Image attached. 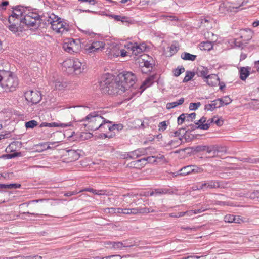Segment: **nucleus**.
<instances>
[{
    "mask_svg": "<svg viewBox=\"0 0 259 259\" xmlns=\"http://www.w3.org/2000/svg\"><path fill=\"white\" fill-rule=\"evenodd\" d=\"M100 85L104 92L109 95H121L126 91L123 85L119 82L118 77L115 79L111 75L103 76L100 82Z\"/></svg>",
    "mask_w": 259,
    "mask_h": 259,
    "instance_id": "obj_1",
    "label": "nucleus"
},
{
    "mask_svg": "<svg viewBox=\"0 0 259 259\" xmlns=\"http://www.w3.org/2000/svg\"><path fill=\"white\" fill-rule=\"evenodd\" d=\"M99 112H93L88 115L84 119H82L80 122H82V125L88 130L95 131L102 128L106 125L105 122L110 123V121L107 120L102 117Z\"/></svg>",
    "mask_w": 259,
    "mask_h": 259,
    "instance_id": "obj_2",
    "label": "nucleus"
},
{
    "mask_svg": "<svg viewBox=\"0 0 259 259\" xmlns=\"http://www.w3.org/2000/svg\"><path fill=\"white\" fill-rule=\"evenodd\" d=\"M42 20V17H40V16L37 13L29 12L24 15V18L21 20L20 23L28 27H33L36 28L40 26Z\"/></svg>",
    "mask_w": 259,
    "mask_h": 259,
    "instance_id": "obj_3",
    "label": "nucleus"
},
{
    "mask_svg": "<svg viewBox=\"0 0 259 259\" xmlns=\"http://www.w3.org/2000/svg\"><path fill=\"white\" fill-rule=\"evenodd\" d=\"M118 78L126 90L135 83L136 80V75L131 72L120 73L118 75Z\"/></svg>",
    "mask_w": 259,
    "mask_h": 259,
    "instance_id": "obj_4",
    "label": "nucleus"
},
{
    "mask_svg": "<svg viewBox=\"0 0 259 259\" xmlns=\"http://www.w3.org/2000/svg\"><path fill=\"white\" fill-rule=\"evenodd\" d=\"M6 78H4L1 85L5 90H8L10 92L13 91L18 85V79L9 72H6Z\"/></svg>",
    "mask_w": 259,
    "mask_h": 259,
    "instance_id": "obj_5",
    "label": "nucleus"
},
{
    "mask_svg": "<svg viewBox=\"0 0 259 259\" xmlns=\"http://www.w3.org/2000/svg\"><path fill=\"white\" fill-rule=\"evenodd\" d=\"M51 28L56 32L62 34L69 31V25L65 22L62 21L60 17L56 19V23L52 24Z\"/></svg>",
    "mask_w": 259,
    "mask_h": 259,
    "instance_id": "obj_6",
    "label": "nucleus"
},
{
    "mask_svg": "<svg viewBox=\"0 0 259 259\" xmlns=\"http://www.w3.org/2000/svg\"><path fill=\"white\" fill-rule=\"evenodd\" d=\"M25 99L33 104L38 103L41 99L40 93L38 91H28L25 93Z\"/></svg>",
    "mask_w": 259,
    "mask_h": 259,
    "instance_id": "obj_7",
    "label": "nucleus"
},
{
    "mask_svg": "<svg viewBox=\"0 0 259 259\" xmlns=\"http://www.w3.org/2000/svg\"><path fill=\"white\" fill-rule=\"evenodd\" d=\"M155 212L156 211L151 208H148L146 207L133 208H124L123 209V214H137L138 213L144 214Z\"/></svg>",
    "mask_w": 259,
    "mask_h": 259,
    "instance_id": "obj_8",
    "label": "nucleus"
},
{
    "mask_svg": "<svg viewBox=\"0 0 259 259\" xmlns=\"http://www.w3.org/2000/svg\"><path fill=\"white\" fill-rule=\"evenodd\" d=\"M105 43L103 41H93L91 45L85 49V52L87 54L98 52L104 48Z\"/></svg>",
    "mask_w": 259,
    "mask_h": 259,
    "instance_id": "obj_9",
    "label": "nucleus"
},
{
    "mask_svg": "<svg viewBox=\"0 0 259 259\" xmlns=\"http://www.w3.org/2000/svg\"><path fill=\"white\" fill-rule=\"evenodd\" d=\"M65 160L67 162H71L78 159L80 154L75 150L70 149L67 150L64 154Z\"/></svg>",
    "mask_w": 259,
    "mask_h": 259,
    "instance_id": "obj_10",
    "label": "nucleus"
},
{
    "mask_svg": "<svg viewBox=\"0 0 259 259\" xmlns=\"http://www.w3.org/2000/svg\"><path fill=\"white\" fill-rule=\"evenodd\" d=\"M147 154V149L142 148H139L134 151L128 152L127 154V158L129 157L131 159H136L142 155H145Z\"/></svg>",
    "mask_w": 259,
    "mask_h": 259,
    "instance_id": "obj_11",
    "label": "nucleus"
},
{
    "mask_svg": "<svg viewBox=\"0 0 259 259\" xmlns=\"http://www.w3.org/2000/svg\"><path fill=\"white\" fill-rule=\"evenodd\" d=\"M32 202L38 203L35 206L38 210L46 209L52 205V201L49 199H37L33 200Z\"/></svg>",
    "mask_w": 259,
    "mask_h": 259,
    "instance_id": "obj_12",
    "label": "nucleus"
},
{
    "mask_svg": "<svg viewBox=\"0 0 259 259\" xmlns=\"http://www.w3.org/2000/svg\"><path fill=\"white\" fill-rule=\"evenodd\" d=\"M189 130V129L186 130V127L180 128L175 132H171L170 133V136L171 137H178L179 140H182L184 137L186 139L185 135Z\"/></svg>",
    "mask_w": 259,
    "mask_h": 259,
    "instance_id": "obj_13",
    "label": "nucleus"
},
{
    "mask_svg": "<svg viewBox=\"0 0 259 259\" xmlns=\"http://www.w3.org/2000/svg\"><path fill=\"white\" fill-rule=\"evenodd\" d=\"M67 45H69L72 48L73 50L75 52H77L80 48V40L79 39H73L72 38H69L67 39L65 41Z\"/></svg>",
    "mask_w": 259,
    "mask_h": 259,
    "instance_id": "obj_14",
    "label": "nucleus"
},
{
    "mask_svg": "<svg viewBox=\"0 0 259 259\" xmlns=\"http://www.w3.org/2000/svg\"><path fill=\"white\" fill-rule=\"evenodd\" d=\"M40 17H42V22H44L46 24H51V26H52V24L56 23V19L59 18L54 14H51L50 15L47 14L46 16H41Z\"/></svg>",
    "mask_w": 259,
    "mask_h": 259,
    "instance_id": "obj_15",
    "label": "nucleus"
},
{
    "mask_svg": "<svg viewBox=\"0 0 259 259\" xmlns=\"http://www.w3.org/2000/svg\"><path fill=\"white\" fill-rule=\"evenodd\" d=\"M71 125L70 122L67 123H58L56 122H52V123H47V122H42L40 125V127H69Z\"/></svg>",
    "mask_w": 259,
    "mask_h": 259,
    "instance_id": "obj_16",
    "label": "nucleus"
},
{
    "mask_svg": "<svg viewBox=\"0 0 259 259\" xmlns=\"http://www.w3.org/2000/svg\"><path fill=\"white\" fill-rule=\"evenodd\" d=\"M224 221L226 223H235L240 224L243 222L242 220L239 216H235L233 214H227L225 216Z\"/></svg>",
    "mask_w": 259,
    "mask_h": 259,
    "instance_id": "obj_17",
    "label": "nucleus"
},
{
    "mask_svg": "<svg viewBox=\"0 0 259 259\" xmlns=\"http://www.w3.org/2000/svg\"><path fill=\"white\" fill-rule=\"evenodd\" d=\"M208 85L210 86H215L219 81L218 76L215 74H211L207 75L205 80Z\"/></svg>",
    "mask_w": 259,
    "mask_h": 259,
    "instance_id": "obj_18",
    "label": "nucleus"
},
{
    "mask_svg": "<svg viewBox=\"0 0 259 259\" xmlns=\"http://www.w3.org/2000/svg\"><path fill=\"white\" fill-rule=\"evenodd\" d=\"M75 63V59H67L63 62V66L68 70L69 73L73 72V65Z\"/></svg>",
    "mask_w": 259,
    "mask_h": 259,
    "instance_id": "obj_19",
    "label": "nucleus"
},
{
    "mask_svg": "<svg viewBox=\"0 0 259 259\" xmlns=\"http://www.w3.org/2000/svg\"><path fill=\"white\" fill-rule=\"evenodd\" d=\"M250 67H241L239 70L240 78L242 80H245L249 75Z\"/></svg>",
    "mask_w": 259,
    "mask_h": 259,
    "instance_id": "obj_20",
    "label": "nucleus"
},
{
    "mask_svg": "<svg viewBox=\"0 0 259 259\" xmlns=\"http://www.w3.org/2000/svg\"><path fill=\"white\" fill-rule=\"evenodd\" d=\"M192 165L184 166L177 172V176H186L192 174Z\"/></svg>",
    "mask_w": 259,
    "mask_h": 259,
    "instance_id": "obj_21",
    "label": "nucleus"
},
{
    "mask_svg": "<svg viewBox=\"0 0 259 259\" xmlns=\"http://www.w3.org/2000/svg\"><path fill=\"white\" fill-rule=\"evenodd\" d=\"M105 244L107 246V247L110 248L119 249L125 247L121 242L107 241L105 243Z\"/></svg>",
    "mask_w": 259,
    "mask_h": 259,
    "instance_id": "obj_22",
    "label": "nucleus"
},
{
    "mask_svg": "<svg viewBox=\"0 0 259 259\" xmlns=\"http://www.w3.org/2000/svg\"><path fill=\"white\" fill-rule=\"evenodd\" d=\"M83 68H82V63L79 61L78 59H75V63L73 65V72H75V74H79L82 72V70Z\"/></svg>",
    "mask_w": 259,
    "mask_h": 259,
    "instance_id": "obj_23",
    "label": "nucleus"
},
{
    "mask_svg": "<svg viewBox=\"0 0 259 259\" xmlns=\"http://www.w3.org/2000/svg\"><path fill=\"white\" fill-rule=\"evenodd\" d=\"M19 24H10L8 28L9 29L13 32L14 33H16L18 32L19 31H22V29L23 28V26L22 25V23H20L19 25L18 26Z\"/></svg>",
    "mask_w": 259,
    "mask_h": 259,
    "instance_id": "obj_24",
    "label": "nucleus"
},
{
    "mask_svg": "<svg viewBox=\"0 0 259 259\" xmlns=\"http://www.w3.org/2000/svg\"><path fill=\"white\" fill-rule=\"evenodd\" d=\"M196 74L198 76L203 77L205 79L207 76L208 75V70L207 68L201 66L197 69Z\"/></svg>",
    "mask_w": 259,
    "mask_h": 259,
    "instance_id": "obj_25",
    "label": "nucleus"
},
{
    "mask_svg": "<svg viewBox=\"0 0 259 259\" xmlns=\"http://www.w3.org/2000/svg\"><path fill=\"white\" fill-rule=\"evenodd\" d=\"M184 102V98H181L178 101L168 103L166 104V108L167 109H170L171 108H174L178 106V105H181L183 104Z\"/></svg>",
    "mask_w": 259,
    "mask_h": 259,
    "instance_id": "obj_26",
    "label": "nucleus"
},
{
    "mask_svg": "<svg viewBox=\"0 0 259 259\" xmlns=\"http://www.w3.org/2000/svg\"><path fill=\"white\" fill-rule=\"evenodd\" d=\"M252 32L250 30H243L241 38L243 39V41H248L252 38Z\"/></svg>",
    "mask_w": 259,
    "mask_h": 259,
    "instance_id": "obj_27",
    "label": "nucleus"
},
{
    "mask_svg": "<svg viewBox=\"0 0 259 259\" xmlns=\"http://www.w3.org/2000/svg\"><path fill=\"white\" fill-rule=\"evenodd\" d=\"M145 50V47L142 45H138L137 44H136L135 47H134V50L133 52L131 53L133 55L135 56H137L142 52H143Z\"/></svg>",
    "mask_w": 259,
    "mask_h": 259,
    "instance_id": "obj_28",
    "label": "nucleus"
},
{
    "mask_svg": "<svg viewBox=\"0 0 259 259\" xmlns=\"http://www.w3.org/2000/svg\"><path fill=\"white\" fill-rule=\"evenodd\" d=\"M215 156L222 155L227 152V148L225 146H215Z\"/></svg>",
    "mask_w": 259,
    "mask_h": 259,
    "instance_id": "obj_29",
    "label": "nucleus"
},
{
    "mask_svg": "<svg viewBox=\"0 0 259 259\" xmlns=\"http://www.w3.org/2000/svg\"><path fill=\"white\" fill-rule=\"evenodd\" d=\"M181 58L185 60L194 61L196 58V56L187 52H184L182 54Z\"/></svg>",
    "mask_w": 259,
    "mask_h": 259,
    "instance_id": "obj_30",
    "label": "nucleus"
},
{
    "mask_svg": "<svg viewBox=\"0 0 259 259\" xmlns=\"http://www.w3.org/2000/svg\"><path fill=\"white\" fill-rule=\"evenodd\" d=\"M200 48L201 50L209 51L212 48V45L209 41L202 42L200 45Z\"/></svg>",
    "mask_w": 259,
    "mask_h": 259,
    "instance_id": "obj_31",
    "label": "nucleus"
},
{
    "mask_svg": "<svg viewBox=\"0 0 259 259\" xmlns=\"http://www.w3.org/2000/svg\"><path fill=\"white\" fill-rule=\"evenodd\" d=\"M221 187L220 182L218 181H208L207 188L213 189Z\"/></svg>",
    "mask_w": 259,
    "mask_h": 259,
    "instance_id": "obj_32",
    "label": "nucleus"
},
{
    "mask_svg": "<svg viewBox=\"0 0 259 259\" xmlns=\"http://www.w3.org/2000/svg\"><path fill=\"white\" fill-rule=\"evenodd\" d=\"M155 78V77L153 75L148 76L143 81V85L145 86L146 87L150 86L153 83Z\"/></svg>",
    "mask_w": 259,
    "mask_h": 259,
    "instance_id": "obj_33",
    "label": "nucleus"
},
{
    "mask_svg": "<svg viewBox=\"0 0 259 259\" xmlns=\"http://www.w3.org/2000/svg\"><path fill=\"white\" fill-rule=\"evenodd\" d=\"M142 160H145L144 159H139L136 161H132L129 163L128 164V166L131 168H140L141 167V164Z\"/></svg>",
    "mask_w": 259,
    "mask_h": 259,
    "instance_id": "obj_34",
    "label": "nucleus"
},
{
    "mask_svg": "<svg viewBox=\"0 0 259 259\" xmlns=\"http://www.w3.org/2000/svg\"><path fill=\"white\" fill-rule=\"evenodd\" d=\"M213 121V118L209 119L206 121L207 122L205 124H201L199 125L197 127L202 130H208L210 126V124L212 123Z\"/></svg>",
    "mask_w": 259,
    "mask_h": 259,
    "instance_id": "obj_35",
    "label": "nucleus"
},
{
    "mask_svg": "<svg viewBox=\"0 0 259 259\" xmlns=\"http://www.w3.org/2000/svg\"><path fill=\"white\" fill-rule=\"evenodd\" d=\"M155 157L154 156H149L147 157H145L143 158H142L141 159H144L145 160H142V162H141V167L144 166L147 163H152L154 162L156 160L154 159Z\"/></svg>",
    "mask_w": 259,
    "mask_h": 259,
    "instance_id": "obj_36",
    "label": "nucleus"
},
{
    "mask_svg": "<svg viewBox=\"0 0 259 259\" xmlns=\"http://www.w3.org/2000/svg\"><path fill=\"white\" fill-rule=\"evenodd\" d=\"M83 191L90 192L95 194L98 195H102V194H104V193H101V192H103V190H97L91 188H87L83 189L81 190H80V192H83Z\"/></svg>",
    "mask_w": 259,
    "mask_h": 259,
    "instance_id": "obj_37",
    "label": "nucleus"
},
{
    "mask_svg": "<svg viewBox=\"0 0 259 259\" xmlns=\"http://www.w3.org/2000/svg\"><path fill=\"white\" fill-rule=\"evenodd\" d=\"M195 73L191 71H187L186 73V75L183 80V82H187L192 79V78L194 76Z\"/></svg>",
    "mask_w": 259,
    "mask_h": 259,
    "instance_id": "obj_38",
    "label": "nucleus"
},
{
    "mask_svg": "<svg viewBox=\"0 0 259 259\" xmlns=\"http://www.w3.org/2000/svg\"><path fill=\"white\" fill-rule=\"evenodd\" d=\"M37 124L38 123L36 121L32 120L25 122V127L26 128H33L34 127L36 126Z\"/></svg>",
    "mask_w": 259,
    "mask_h": 259,
    "instance_id": "obj_39",
    "label": "nucleus"
},
{
    "mask_svg": "<svg viewBox=\"0 0 259 259\" xmlns=\"http://www.w3.org/2000/svg\"><path fill=\"white\" fill-rule=\"evenodd\" d=\"M219 108L218 103L216 102H212L211 104L206 105L205 106V109L210 111H213L214 109Z\"/></svg>",
    "mask_w": 259,
    "mask_h": 259,
    "instance_id": "obj_40",
    "label": "nucleus"
},
{
    "mask_svg": "<svg viewBox=\"0 0 259 259\" xmlns=\"http://www.w3.org/2000/svg\"><path fill=\"white\" fill-rule=\"evenodd\" d=\"M22 19V18H20V19H17L16 18H14L13 16H10L8 22L10 23V24H19L20 23L21 20Z\"/></svg>",
    "mask_w": 259,
    "mask_h": 259,
    "instance_id": "obj_41",
    "label": "nucleus"
},
{
    "mask_svg": "<svg viewBox=\"0 0 259 259\" xmlns=\"http://www.w3.org/2000/svg\"><path fill=\"white\" fill-rule=\"evenodd\" d=\"M192 174H199L203 172L204 169L201 167H198L196 165H192Z\"/></svg>",
    "mask_w": 259,
    "mask_h": 259,
    "instance_id": "obj_42",
    "label": "nucleus"
},
{
    "mask_svg": "<svg viewBox=\"0 0 259 259\" xmlns=\"http://www.w3.org/2000/svg\"><path fill=\"white\" fill-rule=\"evenodd\" d=\"M186 113H183L178 117L177 122L179 125L182 124L185 121H186Z\"/></svg>",
    "mask_w": 259,
    "mask_h": 259,
    "instance_id": "obj_43",
    "label": "nucleus"
},
{
    "mask_svg": "<svg viewBox=\"0 0 259 259\" xmlns=\"http://www.w3.org/2000/svg\"><path fill=\"white\" fill-rule=\"evenodd\" d=\"M185 71V68L183 67H180L178 66L177 68H176L174 70V75L175 76H179L180 74H181L182 73H183Z\"/></svg>",
    "mask_w": 259,
    "mask_h": 259,
    "instance_id": "obj_44",
    "label": "nucleus"
},
{
    "mask_svg": "<svg viewBox=\"0 0 259 259\" xmlns=\"http://www.w3.org/2000/svg\"><path fill=\"white\" fill-rule=\"evenodd\" d=\"M14 10L15 11V12L19 14V16H20V17L24 16V15L23 14V10L24 8L20 6H16L15 8H14Z\"/></svg>",
    "mask_w": 259,
    "mask_h": 259,
    "instance_id": "obj_45",
    "label": "nucleus"
},
{
    "mask_svg": "<svg viewBox=\"0 0 259 259\" xmlns=\"http://www.w3.org/2000/svg\"><path fill=\"white\" fill-rule=\"evenodd\" d=\"M63 48L64 51L66 52H67L69 53H72L74 52H75L72 49V48H71L69 45H67L65 42L63 43Z\"/></svg>",
    "mask_w": 259,
    "mask_h": 259,
    "instance_id": "obj_46",
    "label": "nucleus"
},
{
    "mask_svg": "<svg viewBox=\"0 0 259 259\" xmlns=\"http://www.w3.org/2000/svg\"><path fill=\"white\" fill-rule=\"evenodd\" d=\"M205 151L208 154H211V152H213V156H215V146H205Z\"/></svg>",
    "mask_w": 259,
    "mask_h": 259,
    "instance_id": "obj_47",
    "label": "nucleus"
},
{
    "mask_svg": "<svg viewBox=\"0 0 259 259\" xmlns=\"http://www.w3.org/2000/svg\"><path fill=\"white\" fill-rule=\"evenodd\" d=\"M242 161L249 163H257L259 162V158L256 159L253 158H244Z\"/></svg>",
    "mask_w": 259,
    "mask_h": 259,
    "instance_id": "obj_48",
    "label": "nucleus"
},
{
    "mask_svg": "<svg viewBox=\"0 0 259 259\" xmlns=\"http://www.w3.org/2000/svg\"><path fill=\"white\" fill-rule=\"evenodd\" d=\"M201 105L200 102L191 103L189 105V109L190 110H195Z\"/></svg>",
    "mask_w": 259,
    "mask_h": 259,
    "instance_id": "obj_49",
    "label": "nucleus"
},
{
    "mask_svg": "<svg viewBox=\"0 0 259 259\" xmlns=\"http://www.w3.org/2000/svg\"><path fill=\"white\" fill-rule=\"evenodd\" d=\"M187 114L186 115V121H192L193 119L195 118L196 117V113H192L191 114Z\"/></svg>",
    "mask_w": 259,
    "mask_h": 259,
    "instance_id": "obj_50",
    "label": "nucleus"
},
{
    "mask_svg": "<svg viewBox=\"0 0 259 259\" xmlns=\"http://www.w3.org/2000/svg\"><path fill=\"white\" fill-rule=\"evenodd\" d=\"M159 130L160 131H164L167 127L166 121H162L159 123L158 125Z\"/></svg>",
    "mask_w": 259,
    "mask_h": 259,
    "instance_id": "obj_51",
    "label": "nucleus"
},
{
    "mask_svg": "<svg viewBox=\"0 0 259 259\" xmlns=\"http://www.w3.org/2000/svg\"><path fill=\"white\" fill-rule=\"evenodd\" d=\"M248 197L251 199H255V198H258L259 197V191H254L250 193Z\"/></svg>",
    "mask_w": 259,
    "mask_h": 259,
    "instance_id": "obj_52",
    "label": "nucleus"
},
{
    "mask_svg": "<svg viewBox=\"0 0 259 259\" xmlns=\"http://www.w3.org/2000/svg\"><path fill=\"white\" fill-rule=\"evenodd\" d=\"M54 83L55 88L57 90H61L63 87L62 83L59 80H55Z\"/></svg>",
    "mask_w": 259,
    "mask_h": 259,
    "instance_id": "obj_53",
    "label": "nucleus"
},
{
    "mask_svg": "<svg viewBox=\"0 0 259 259\" xmlns=\"http://www.w3.org/2000/svg\"><path fill=\"white\" fill-rule=\"evenodd\" d=\"M20 259H41L42 257L38 255H30L28 256H22L19 257Z\"/></svg>",
    "mask_w": 259,
    "mask_h": 259,
    "instance_id": "obj_54",
    "label": "nucleus"
},
{
    "mask_svg": "<svg viewBox=\"0 0 259 259\" xmlns=\"http://www.w3.org/2000/svg\"><path fill=\"white\" fill-rule=\"evenodd\" d=\"M143 67H145L148 69V71H150L152 69V65L149 61H146L144 62Z\"/></svg>",
    "mask_w": 259,
    "mask_h": 259,
    "instance_id": "obj_55",
    "label": "nucleus"
},
{
    "mask_svg": "<svg viewBox=\"0 0 259 259\" xmlns=\"http://www.w3.org/2000/svg\"><path fill=\"white\" fill-rule=\"evenodd\" d=\"M234 44L236 47L243 48L245 46L244 44L240 40L238 39H236L234 40Z\"/></svg>",
    "mask_w": 259,
    "mask_h": 259,
    "instance_id": "obj_56",
    "label": "nucleus"
},
{
    "mask_svg": "<svg viewBox=\"0 0 259 259\" xmlns=\"http://www.w3.org/2000/svg\"><path fill=\"white\" fill-rule=\"evenodd\" d=\"M9 5L8 1H4L0 4V10H5L6 9V7Z\"/></svg>",
    "mask_w": 259,
    "mask_h": 259,
    "instance_id": "obj_57",
    "label": "nucleus"
},
{
    "mask_svg": "<svg viewBox=\"0 0 259 259\" xmlns=\"http://www.w3.org/2000/svg\"><path fill=\"white\" fill-rule=\"evenodd\" d=\"M170 217L173 218H179L181 217L184 216V213L183 212H180L178 213H171L169 214Z\"/></svg>",
    "mask_w": 259,
    "mask_h": 259,
    "instance_id": "obj_58",
    "label": "nucleus"
},
{
    "mask_svg": "<svg viewBox=\"0 0 259 259\" xmlns=\"http://www.w3.org/2000/svg\"><path fill=\"white\" fill-rule=\"evenodd\" d=\"M135 44H132V43L129 42V43L127 44L126 45H125V47L126 48V49L128 50L131 51H132V52H133V50H134V47H135Z\"/></svg>",
    "mask_w": 259,
    "mask_h": 259,
    "instance_id": "obj_59",
    "label": "nucleus"
},
{
    "mask_svg": "<svg viewBox=\"0 0 259 259\" xmlns=\"http://www.w3.org/2000/svg\"><path fill=\"white\" fill-rule=\"evenodd\" d=\"M208 181H205L204 183H201L199 185L198 187V190L204 189L205 188H207Z\"/></svg>",
    "mask_w": 259,
    "mask_h": 259,
    "instance_id": "obj_60",
    "label": "nucleus"
},
{
    "mask_svg": "<svg viewBox=\"0 0 259 259\" xmlns=\"http://www.w3.org/2000/svg\"><path fill=\"white\" fill-rule=\"evenodd\" d=\"M224 99H217L216 100H214V101H212V102H216L218 103V106L219 107L222 106L223 104H224V102H223Z\"/></svg>",
    "mask_w": 259,
    "mask_h": 259,
    "instance_id": "obj_61",
    "label": "nucleus"
},
{
    "mask_svg": "<svg viewBox=\"0 0 259 259\" xmlns=\"http://www.w3.org/2000/svg\"><path fill=\"white\" fill-rule=\"evenodd\" d=\"M207 119L205 117H202V118L199 119L197 122L196 123V125H197L198 126L199 125H200L201 124H205V123L206 122Z\"/></svg>",
    "mask_w": 259,
    "mask_h": 259,
    "instance_id": "obj_62",
    "label": "nucleus"
},
{
    "mask_svg": "<svg viewBox=\"0 0 259 259\" xmlns=\"http://www.w3.org/2000/svg\"><path fill=\"white\" fill-rule=\"evenodd\" d=\"M20 153L19 152H15L14 153H12V154H8L7 155V157L9 158H15L16 157H17L18 156H20Z\"/></svg>",
    "mask_w": 259,
    "mask_h": 259,
    "instance_id": "obj_63",
    "label": "nucleus"
},
{
    "mask_svg": "<svg viewBox=\"0 0 259 259\" xmlns=\"http://www.w3.org/2000/svg\"><path fill=\"white\" fill-rule=\"evenodd\" d=\"M219 11H220V13H224L225 14H226V12H228V10L226 9V8L225 7L224 5L223 4V5H221L220 6Z\"/></svg>",
    "mask_w": 259,
    "mask_h": 259,
    "instance_id": "obj_64",
    "label": "nucleus"
}]
</instances>
